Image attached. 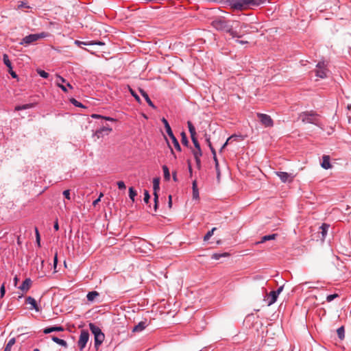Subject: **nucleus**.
Wrapping results in <instances>:
<instances>
[{"instance_id":"1","label":"nucleus","mask_w":351,"mask_h":351,"mask_svg":"<svg viewBox=\"0 0 351 351\" xmlns=\"http://www.w3.org/2000/svg\"><path fill=\"white\" fill-rule=\"evenodd\" d=\"M269 1L270 0H226L230 8L237 11L254 9Z\"/></svg>"},{"instance_id":"2","label":"nucleus","mask_w":351,"mask_h":351,"mask_svg":"<svg viewBox=\"0 0 351 351\" xmlns=\"http://www.w3.org/2000/svg\"><path fill=\"white\" fill-rule=\"evenodd\" d=\"M211 26L217 31L226 32L232 38H241V36L233 29L232 25L224 17H217L211 22Z\"/></svg>"},{"instance_id":"3","label":"nucleus","mask_w":351,"mask_h":351,"mask_svg":"<svg viewBox=\"0 0 351 351\" xmlns=\"http://www.w3.org/2000/svg\"><path fill=\"white\" fill-rule=\"evenodd\" d=\"M299 119L305 123H312L319 125V115L313 111L302 112L299 114Z\"/></svg>"},{"instance_id":"4","label":"nucleus","mask_w":351,"mask_h":351,"mask_svg":"<svg viewBox=\"0 0 351 351\" xmlns=\"http://www.w3.org/2000/svg\"><path fill=\"white\" fill-rule=\"evenodd\" d=\"M48 35L47 33L41 32L38 34H32L25 36L21 41L20 42L21 45H30L39 39L47 37Z\"/></svg>"},{"instance_id":"5","label":"nucleus","mask_w":351,"mask_h":351,"mask_svg":"<svg viewBox=\"0 0 351 351\" xmlns=\"http://www.w3.org/2000/svg\"><path fill=\"white\" fill-rule=\"evenodd\" d=\"M89 340V332L86 330H82L80 332V335L79 340L77 341V346L80 348V351H82L84 348L86 347L88 341Z\"/></svg>"},{"instance_id":"6","label":"nucleus","mask_w":351,"mask_h":351,"mask_svg":"<svg viewBox=\"0 0 351 351\" xmlns=\"http://www.w3.org/2000/svg\"><path fill=\"white\" fill-rule=\"evenodd\" d=\"M328 69L324 62H319L316 66L315 70V75L320 78H325L327 77Z\"/></svg>"},{"instance_id":"7","label":"nucleus","mask_w":351,"mask_h":351,"mask_svg":"<svg viewBox=\"0 0 351 351\" xmlns=\"http://www.w3.org/2000/svg\"><path fill=\"white\" fill-rule=\"evenodd\" d=\"M112 130V128L108 125L101 127L99 129H97L93 136H96L97 138H100L104 137L105 135H108L109 132Z\"/></svg>"},{"instance_id":"8","label":"nucleus","mask_w":351,"mask_h":351,"mask_svg":"<svg viewBox=\"0 0 351 351\" xmlns=\"http://www.w3.org/2000/svg\"><path fill=\"white\" fill-rule=\"evenodd\" d=\"M64 83H66V80L62 77V76L58 75L56 76V85L60 88L62 89V91H64V93H66L68 90H67V87H69V88H73V86H71V84L69 82L66 83V86H64L63 84Z\"/></svg>"},{"instance_id":"9","label":"nucleus","mask_w":351,"mask_h":351,"mask_svg":"<svg viewBox=\"0 0 351 351\" xmlns=\"http://www.w3.org/2000/svg\"><path fill=\"white\" fill-rule=\"evenodd\" d=\"M258 117L260 119V121L263 125L265 127H271L273 125V120L271 117L266 114L258 113Z\"/></svg>"},{"instance_id":"10","label":"nucleus","mask_w":351,"mask_h":351,"mask_svg":"<svg viewBox=\"0 0 351 351\" xmlns=\"http://www.w3.org/2000/svg\"><path fill=\"white\" fill-rule=\"evenodd\" d=\"M25 303L31 305V306L29 308V310L34 309L36 312L40 311V309L36 300L34 298H32L31 296L27 297L25 299Z\"/></svg>"},{"instance_id":"11","label":"nucleus","mask_w":351,"mask_h":351,"mask_svg":"<svg viewBox=\"0 0 351 351\" xmlns=\"http://www.w3.org/2000/svg\"><path fill=\"white\" fill-rule=\"evenodd\" d=\"M167 133L168 136L170 137V138L171 139L172 143H173L176 149L178 150V152H181L182 149L180 145V143H179L178 141L177 140V138H176V136H174V134L172 132V130L169 129V130L167 131Z\"/></svg>"},{"instance_id":"12","label":"nucleus","mask_w":351,"mask_h":351,"mask_svg":"<svg viewBox=\"0 0 351 351\" xmlns=\"http://www.w3.org/2000/svg\"><path fill=\"white\" fill-rule=\"evenodd\" d=\"M160 180L158 178L153 180L154 200H158V191L160 190Z\"/></svg>"},{"instance_id":"13","label":"nucleus","mask_w":351,"mask_h":351,"mask_svg":"<svg viewBox=\"0 0 351 351\" xmlns=\"http://www.w3.org/2000/svg\"><path fill=\"white\" fill-rule=\"evenodd\" d=\"M278 297V295L274 291H270L266 299L268 305L270 306L274 304L276 302Z\"/></svg>"},{"instance_id":"14","label":"nucleus","mask_w":351,"mask_h":351,"mask_svg":"<svg viewBox=\"0 0 351 351\" xmlns=\"http://www.w3.org/2000/svg\"><path fill=\"white\" fill-rule=\"evenodd\" d=\"M276 174L280 178V179L281 180V181L282 182L292 181L293 178L291 177V174H289L287 172L280 171V172H276Z\"/></svg>"},{"instance_id":"15","label":"nucleus","mask_w":351,"mask_h":351,"mask_svg":"<svg viewBox=\"0 0 351 351\" xmlns=\"http://www.w3.org/2000/svg\"><path fill=\"white\" fill-rule=\"evenodd\" d=\"M105 339V335L103 332H101V334L97 335L94 337L95 339V347L96 349H98V348L100 346V345L103 343Z\"/></svg>"},{"instance_id":"16","label":"nucleus","mask_w":351,"mask_h":351,"mask_svg":"<svg viewBox=\"0 0 351 351\" xmlns=\"http://www.w3.org/2000/svg\"><path fill=\"white\" fill-rule=\"evenodd\" d=\"M139 92L141 93V95L144 97L147 104L152 108L156 109V107L150 99L148 94L143 89H139Z\"/></svg>"},{"instance_id":"17","label":"nucleus","mask_w":351,"mask_h":351,"mask_svg":"<svg viewBox=\"0 0 351 351\" xmlns=\"http://www.w3.org/2000/svg\"><path fill=\"white\" fill-rule=\"evenodd\" d=\"M32 285L30 278H26L19 287V289L23 291H27Z\"/></svg>"},{"instance_id":"18","label":"nucleus","mask_w":351,"mask_h":351,"mask_svg":"<svg viewBox=\"0 0 351 351\" xmlns=\"http://www.w3.org/2000/svg\"><path fill=\"white\" fill-rule=\"evenodd\" d=\"M64 328L62 326H51V327H47L45 328L43 330V332L45 334H49L52 332H60L63 331Z\"/></svg>"},{"instance_id":"19","label":"nucleus","mask_w":351,"mask_h":351,"mask_svg":"<svg viewBox=\"0 0 351 351\" xmlns=\"http://www.w3.org/2000/svg\"><path fill=\"white\" fill-rule=\"evenodd\" d=\"M147 322L146 321L145 322H140L137 325H136L133 329H132V332H141L143 331L146 327H147Z\"/></svg>"},{"instance_id":"20","label":"nucleus","mask_w":351,"mask_h":351,"mask_svg":"<svg viewBox=\"0 0 351 351\" xmlns=\"http://www.w3.org/2000/svg\"><path fill=\"white\" fill-rule=\"evenodd\" d=\"M321 166L322 168L325 169H328L331 167L330 163V157L329 156L324 155L322 158V162L321 164Z\"/></svg>"},{"instance_id":"21","label":"nucleus","mask_w":351,"mask_h":351,"mask_svg":"<svg viewBox=\"0 0 351 351\" xmlns=\"http://www.w3.org/2000/svg\"><path fill=\"white\" fill-rule=\"evenodd\" d=\"M88 326H89V328H90L91 332L94 335V337L97 335H99V334H101V332H102L99 326H96L95 324L90 323Z\"/></svg>"},{"instance_id":"22","label":"nucleus","mask_w":351,"mask_h":351,"mask_svg":"<svg viewBox=\"0 0 351 351\" xmlns=\"http://www.w3.org/2000/svg\"><path fill=\"white\" fill-rule=\"evenodd\" d=\"M35 106V104L30 103V104H26L23 105L16 106L14 108L16 111L23 110H27L29 108H32Z\"/></svg>"},{"instance_id":"23","label":"nucleus","mask_w":351,"mask_h":351,"mask_svg":"<svg viewBox=\"0 0 351 351\" xmlns=\"http://www.w3.org/2000/svg\"><path fill=\"white\" fill-rule=\"evenodd\" d=\"M277 236H278L277 234H269V235H265L261 238V240L260 241L257 242L256 243L257 244L263 243L267 241L274 240L276 238Z\"/></svg>"},{"instance_id":"24","label":"nucleus","mask_w":351,"mask_h":351,"mask_svg":"<svg viewBox=\"0 0 351 351\" xmlns=\"http://www.w3.org/2000/svg\"><path fill=\"white\" fill-rule=\"evenodd\" d=\"M193 186V198L197 199H199V191L197 189V181L194 180L192 184Z\"/></svg>"},{"instance_id":"25","label":"nucleus","mask_w":351,"mask_h":351,"mask_svg":"<svg viewBox=\"0 0 351 351\" xmlns=\"http://www.w3.org/2000/svg\"><path fill=\"white\" fill-rule=\"evenodd\" d=\"M51 339H52L53 341H54L55 343L60 345L62 347L67 348V346H68V344H67L66 341L65 340H64V339H60V338H58L57 337H55V336L52 337Z\"/></svg>"},{"instance_id":"26","label":"nucleus","mask_w":351,"mask_h":351,"mask_svg":"<svg viewBox=\"0 0 351 351\" xmlns=\"http://www.w3.org/2000/svg\"><path fill=\"white\" fill-rule=\"evenodd\" d=\"M75 44L77 45L78 47H81L82 45H104L103 43L101 42H95V43H93V42H90V43H86V42H83V41H80V40H75Z\"/></svg>"},{"instance_id":"27","label":"nucleus","mask_w":351,"mask_h":351,"mask_svg":"<svg viewBox=\"0 0 351 351\" xmlns=\"http://www.w3.org/2000/svg\"><path fill=\"white\" fill-rule=\"evenodd\" d=\"M244 140V136L241 134H232L228 137V141L232 143L233 141H240Z\"/></svg>"},{"instance_id":"28","label":"nucleus","mask_w":351,"mask_h":351,"mask_svg":"<svg viewBox=\"0 0 351 351\" xmlns=\"http://www.w3.org/2000/svg\"><path fill=\"white\" fill-rule=\"evenodd\" d=\"M329 227H330V226L328 224H326V223H323L320 226L321 234H322L323 239H325V237H326V236L327 234L328 230L329 229Z\"/></svg>"},{"instance_id":"29","label":"nucleus","mask_w":351,"mask_h":351,"mask_svg":"<svg viewBox=\"0 0 351 351\" xmlns=\"http://www.w3.org/2000/svg\"><path fill=\"white\" fill-rule=\"evenodd\" d=\"M99 295V293L96 291H90L88 293L86 298L89 302H93L96 297Z\"/></svg>"},{"instance_id":"30","label":"nucleus","mask_w":351,"mask_h":351,"mask_svg":"<svg viewBox=\"0 0 351 351\" xmlns=\"http://www.w3.org/2000/svg\"><path fill=\"white\" fill-rule=\"evenodd\" d=\"M229 254L227 252L225 253H215L212 255V259L214 260H219L222 257L228 256Z\"/></svg>"},{"instance_id":"31","label":"nucleus","mask_w":351,"mask_h":351,"mask_svg":"<svg viewBox=\"0 0 351 351\" xmlns=\"http://www.w3.org/2000/svg\"><path fill=\"white\" fill-rule=\"evenodd\" d=\"M15 341H16L14 338H11L6 344L3 351H11L12 347L15 343Z\"/></svg>"},{"instance_id":"32","label":"nucleus","mask_w":351,"mask_h":351,"mask_svg":"<svg viewBox=\"0 0 351 351\" xmlns=\"http://www.w3.org/2000/svg\"><path fill=\"white\" fill-rule=\"evenodd\" d=\"M162 171L164 173V178L165 180H170V172L169 170V168L166 165L162 166Z\"/></svg>"},{"instance_id":"33","label":"nucleus","mask_w":351,"mask_h":351,"mask_svg":"<svg viewBox=\"0 0 351 351\" xmlns=\"http://www.w3.org/2000/svg\"><path fill=\"white\" fill-rule=\"evenodd\" d=\"M187 125H188L189 131L190 132L191 136H195L196 135L195 128L194 125H193V123L189 121L187 122Z\"/></svg>"},{"instance_id":"34","label":"nucleus","mask_w":351,"mask_h":351,"mask_svg":"<svg viewBox=\"0 0 351 351\" xmlns=\"http://www.w3.org/2000/svg\"><path fill=\"white\" fill-rule=\"evenodd\" d=\"M3 60L4 64L10 69H12V63L9 60V57L7 54H3Z\"/></svg>"},{"instance_id":"35","label":"nucleus","mask_w":351,"mask_h":351,"mask_svg":"<svg viewBox=\"0 0 351 351\" xmlns=\"http://www.w3.org/2000/svg\"><path fill=\"white\" fill-rule=\"evenodd\" d=\"M337 335L340 339H343L345 337V330L343 326H341L337 330Z\"/></svg>"},{"instance_id":"36","label":"nucleus","mask_w":351,"mask_h":351,"mask_svg":"<svg viewBox=\"0 0 351 351\" xmlns=\"http://www.w3.org/2000/svg\"><path fill=\"white\" fill-rule=\"evenodd\" d=\"M181 142L182 143L185 145V146H188V144H189V141H188V138L186 136V134L184 132H182L181 134Z\"/></svg>"},{"instance_id":"37","label":"nucleus","mask_w":351,"mask_h":351,"mask_svg":"<svg viewBox=\"0 0 351 351\" xmlns=\"http://www.w3.org/2000/svg\"><path fill=\"white\" fill-rule=\"evenodd\" d=\"M137 193L136 191L133 189V187L129 188V197L132 199V202H134V197L136 196Z\"/></svg>"},{"instance_id":"38","label":"nucleus","mask_w":351,"mask_h":351,"mask_svg":"<svg viewBox=\"0 0 351 351\" xmlns=\"http://www.w3.org/2000/svg\"><path fill=\"white\" fill-rule=\"evenodd\" d=\"M216 228H213L211 230L208 231L204 237V241H208L213 236L214 231L216 230Z\"/></svg>"},{"instance_id":"39","label":"nucleus","mask_w":351,"mask_h":351,"mask_svg":"<svg viewBox=\"0 0 351 351\" xmlns=\"http://www.w3.org/2000/svg\"><path fill=\"white\" fill-rule=\"evenodd\" d=\"M71 103L76 107L84 108V105L74 98L70 99Z\"/></svg>"},{"instance_id":"40","label":"nucleus","mask_w":351,"mask_h":351,"mask_svg":"<svg viewBox=\"0 0 351 351\" xmlns=\"http://www.w3.org/2000/svg\"><path fill=\"white\" fill-rule=\"evenodd\" d=\"M193 154L194 158H200L202 155L201 147L199 149H195V150L193 151Z\"/></svg>"},{"instance_id":"41","label":"nucleus","mask_w":351,"mask_h":351,"mask_svg":"<svg viewBox=\"0 0 351 351\" xmlns=\"http://www.w3.org/2000/svg\"><path fill=\"white\" fill-rule=\"evenodd\" d=\"M37 73H38V74L40 77H43V78H45V79H46V78H48V77H49V73H48L47 72H46V71H43V70H41V69H38V70H37Z\"/></svg>"},{"instance_id":"42","label":"nucleus","mask_w":351,"mask_h":351,"mask_svg":"<svg viewBox=\"0 0 351 351\" xmlns=\"http://www.w3.org/2000/svg\"><path fill=\"white\" fill-rule=\"evenodd\" d=\"M128 89L131 95L135 98L137 101H140L141 99L139 96L135 93V91L130 86H128Z\"/></svg>"},{"instance_id":"43","label":"nucleus","mask_w":351,"mask_h":351,"mask_svg":"<svg viewBox=\"0 0 351 351\" xmlns=\"http://www.w3.org/2000/svg\"><path fill=\"white\" fill-rule=\"evenodd\" d=\"M149 199H150V195L149 193V191L147 190H145L144 198H143L144 202L147 204L149 203Z\"/></svg>"},{"instance_id":"44","label":"nucleus","mask_w":351,"mask_h":351,"mask_svg":"<svg viewBox=\"0 0 351 351\" xmlns=\"http://www.w3.org/2000/svg\"><path fill=\"white\" fill-rule=\"evenodd\" d=\"M191 140L193 141V143L195 149H199L200 147V145H199L197 139L196 138L195 136H191Z\"/></svg>"},{"instance_id":"45","label":"nucleus","mask_w":351,"mask_h":351,"mask_svg":"<svg viewBox=\"0 0 351 351\" xmlns=\"http://www.w3.org/2000/svg\"><path fill=\"white\" fill-rule=\"evenodd\" d=\"M162 122L164 124V126H165V128L166 130V132L169 130V129H171V127H170V125L169 123V122L167 121V120L165 119V118H162Z\"/></svg>"},{"instance_id":"46","label":"nucleus","mask_w":351,"mask_h":351,"mask_svg":"<svg viewBox=\"0 0 351 351\" xmlns=\"http://www.w3.org/2000/svg\"><path fill=\"white\" fill-rule=\"evenodd\" d=\"M35 232H36V243H37L38 246H40V234L38 232V230L37 228H35Z\"/></svg>"},{"instance_id":"47","label":"nucleus","mask_w":351,"mask_h":351,"mask_svg":"<svg viewBox=\"0 0 351 351\" xmlns=\"http://www.w3.org/2000/svg\"><path fill=\"white\" fill-rule=\"evenodd\" d=\"M337 297H338V295L335 293V294H331V295H328L327 297H326V301L330 302L331 301H332L335 298H336Z\"/></svg>"},{"instance_id":"48","label":"nucleus","mask_w":351,"mask_h":351,"mask_svg":"<svg viewBox=\"0 0 351 351\" xmlns=\"http://www.w3.org/2000/svg\"><path fill=\"white\" fill-rule=\"evenodd\" d=\"M63 195L64 196V197L69 200L71 199V197H70V191L69 189L67 190H65L63 191Z\"/></svg>"},{"instance_id":"49","label":"nucleus","mask_w":351,"mask_h":351,"mask_svg":"<svg viewBox=\"0 0 351 351\" xmlns=\"http://www.w3.org/2000/svg\"><path fill=\"white\" fill-rule=\"evenodd\" d=\"M213 159H214V161H215V168H216V170L217 171V174H218V176H219L220 172H219V162H218V160H217V157H214Z\"/></svg>"},{"instance_id":"50","label":"nucleus","mask_w":351,"mask_h":351,"mask_svg":"<svg viewBox=\"0 0 351 351\" xmlns=\"http://www.w3.org/2000/svg\"><path fill=\"white\" fill-rule=\"evenodd\" d=\"M117 186L119 189H125V184L124 182H123V181L117 182Z\"/></svg>"},{"instance_id":"51","label":"nucleus","mask_w":351,"mask_h":351,"mask_svg":"<svg viewBox=\"0 0 351 351\" xmlns=\"http://www.w3.org/2000/svg\"><path fill=\"white\" fill-rule=\"evenodd\" d=\"M5 293V284L3 283L0 289L1 298H3Z\"/></svg>"},{"instance_id":"52","label":"nucleus","mask_w":351,"mask_h":351,"mask_svg":"<svg viewBox=\"0 0 351 351\" xmlns=\"http://www.w3.org/2000/svg\"><path fill=\"white\" fill-rule=\"evenodd\" d=\"M57 264H58V254L56 252L55 256H54V258H53V267H54V269L56 268Z\"/></svg>"},{"instance_id":"53","label":"nucleus","mask_w":351,"mask_h":351,"mask_svg":"<svg viewBox=\"0 0 351 351\" xmlns=\"http://www.w3.org/2000/svg\"><path fill=\"white\" fill-rule=\"evenodd\" d=\"M195 162L198 169L201 167V160L200 158H195Z\"/></svg>"},{"instance_id":"54","label":"nucleus","mask_w":351,"mask_h":351,"mask_svg":"<svg viewBox=\"0 0 351 351\" xmlns=\"http://www.w3.org/2000/svg\"><path fill=\"white\" fill-rule=\"evenodd\" d=\"M9 73L11 75V76L13 77V78H16L17 77V75L16 73V72H14L12 69H9Z\"/></svg>"},{"instance_id":"55","label":"nucleus","mask_w":351,"mask_h":351,"mask_svg":"<svg viewBox=\"0 0 351 351\" xmlns=\"http://www.w3.org/2000/svg\"><path fill=\"white\" fill-rule=\"evenodd\" d=\"M284 285H282L278 288L277 290L274 291L278 295L283 291Z\"/></svg>"},{"instance_id":"56","label":"nucleus","mask_w":351,"mask_h":351,"mask_svg":"<svg viewBox=\"0 0 351 351\" xmlns=\"http://www.w3.org/2000/svg\"><path fill=\"white\" fill-rule=\"evenodd\" d=\"M103 119L106 120V121H113V122H115L117 121V119H115L114 118H112L110 117H104V116H103Z\"/></svg>"},{"instance_id":"57","label":"nucleus","mask_w":351,"mask_h":351,"mask_svg":"<svg viewBox=\"0 0 351 351\" xmlns=\"http://www.w3.org/2000/svg\"><path fill=\"white\" fill-rule=\"evenodd\" d=\"M91 117L94 118V119H103V116H101L100 114H93L91 115Z\"/></svg>"},{"instance_id":"58","label":"nucleus","mask_w":351,"mask_h":351,"mask_svg":"<svg viewBox=\"0 0 351 351\" xmlns=\"http://www.w3.org/2000/svg\"><path fill=\"white\" fill-rule=\"evenodd\" d=\"M228 143H230V141H228V138L226 140V141L225 142V143L221 147L220 152H221L228 145Z\"/></svg>"},{"instance_id":"59","label":"nucleus","mask_w":351,"mask_h":351,"mask_svg":"<svg viewBox=\"0 0 351 351\" xmlns=\"http://www.w3.org/2000/svg\"><path fill=\"white\" fill-rule=\"evenodd\" d=\"M102 194H101V195L93 202V206H95L97 204H98V202L100 201V198Z\"/></svg>"},{"instance_id":"60","label":"nucleus","mask_w":351,"mask_h":351,"mask_svg":"<svg viewBox=\"0 0 351 351\" xmlns=\"http://www.w3.org/2000/svg\"><path fill=\"white\" fill-rule=\"evenodd\" d=\"M53 228L57 231L59 230V225H58V221L56 220V221L55 222L54 225H53Z\"/></svg>"},{"instance_id":"61","label":"nucleus","mask_w":351,"mask_h":351,"mask_svg":"<svg viewBox=\"0 0 351 351\" xmlns=\"http://www.w3.org/2000/svg\"><path fill=\"white\" fill-rule=\"evenodd\" d=\"M169 206L171 208L172 205V197L171 195H169V202H168Z\"/></svg>"},{"instance_id":"62","label":"nucleus","mask_w":351,"mask_h":351,"mask_svg":"<svg viewBox=\"0 0 351 351\" xmlns=\"http://www.w3.org/2000/svg\"><path fill=\"white\" fill-rule=\"evenodd\" d=\"M172 176H173V180L176 182L178 180L177 179V174H176V172H173L172 173Z\"/></svg>"},{"instance_id":"63","label":"nucleus","mask_w":351,"mask_h":351,"mask_svg":"<svg viewBox=\"0 0 351 351\" xmlns=\"http://www.w3.org/2000/svg\"><path fill=\"white\" fill-rule=\"evenodd\" d=\"M210 151L212 152V154L213 155V158L214 157H217V156H216V151H215V149L213 147H211Z\"/></svg>"},{"instance_id":"64","label":"nucleus","mask_w":351,"mask_h":351,"mask_svg":"<svg viewBox=\"0 0 351 351\" xmlns=\"http://www.w3.org/2000/svg\"><path fill=\"white\" fill-rule=\"evenodd\" d=\"M236 42L238 43H240L241 45L246 44L248 43L247 41H244V40H237Z\"/></svg>"}]
</instances>
